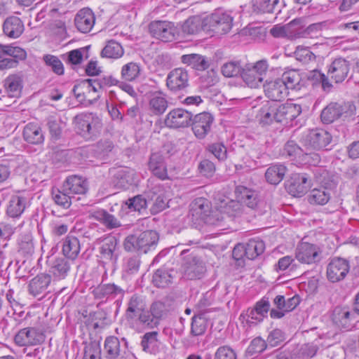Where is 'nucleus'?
Here are the masks:
<instances>
[{"label":"nucleus","mask_w":359,"mask_h":359,"mask_svg":"<svg viewBox=\"0 0 359 359\" xmlns=\"http://www.w3.org/2000/svg\"><path fill=\"white\" fill-rule=\"evenodd\" d=\"M74 123L77 133L86 140L97 137L102 128V119L94 113L83 112L74 118Z\"/></svg>","instance_id":"obj_1"},{"label":"nucleus","mask_w":359,"mask_h":359,"mask_svg":"<svg viewBox=\"0 0 359 359\" xmlns=\"http://www.w3.org/2000/svg\"><path fill=\"white\" fill-rule=\"evenodd\" d=\"M158 240L154 231H146L139 234L129 235L124 241L123 246L127 251H137L147 253L154 248Z\"/></svg>","instance_id":"obj_2"},{"label":"nucleus","mask_w":359,"mask_h":359,"mask_svg":"<svg viewBox=\"0 0 359 359\" xmlns=\"http://www.w3.org/2000/svg\"><path fill=\"white\" fill-rule=\"evenodd\" d=\"M233 18L222 10H216L204 18V27L217 34H225L232 27Z\"/></svg>","instance_id":"obj_3"},{"label":"nucleus","mask_w":359,"mask_h":359,"mask_svg":"<svg viewBox=\"0 0 359 359\" xmlns=\"http://www.w3.org/2000/svg\"><path fill=\"white\" fill-rule=\"evenodd\" d=\"M215 207L229 220V224L234 218L241 217L244 212V208L239 201L231 199L221 194H217L215 196Z\"/></svg>","instance_id":"obj_4"},{"label":"nucleus","mask_w":359,"mask_h":359,"mask_svg":"<svg viewBox=\"0 0 359 359\" xmlns=\"http://www.w3.org/2000/svg\"><path fill=\"white\" fill-rule=\"evenodd\" d=\"M332 140L330 134L323 129H316L304 133L301 142L306 149L320 150L327 146Z\"/></svg>","instance_id":"obj_5"},{"label":"nucleus","mask_w":359,"mask_h":359,"mask_svg":"<svg viewBox=\"0 0 359 359\" xmlns=\"http://www.w3.org/2000/svg\"><path fill=\"white\" fill-rule=\"evenodd\" d=\"M349 270L350 264L348 260L341 257H334L327 266V278L332 283L339 282L345 278Z\"/></svg>","instance_id":"obj_6"},{"label":"nucleus","mask_w":359,"mask_h":359,"mask_svg":"<svg viewBox=\"0 0 359 359\" xmlns=\"http://www.w3.org/2000/svg\"><path fill=\"white\" fill-rule=\"evenodd\" d=\"M321 250L314 244L302 242L296 248L295 257L297 259L306 264H312L320 261Z\"/></svg>","instance_id":"obj_7"},{"label":"nucleus","mask_w":359,"mask_h":359,"mask_svg":"<svg viewBox=\"0 0 359 359\" xmlns=\"http://www.w3.org/2000/svg\"><path fill=\"white\" fill-rule=\"evenodd\" d=\"M191 129L196 138L203 140L211 131L214 121L212 115L208 112L198 114L191 118Z\"/></svg>","instance_id":"obj_8"},{"label":"nucleus","mask_w":359,"mask_h":359,"mask_svg":"<svg viewBox=\"0 0 359 359\" xmlns=\"http://www.w3.org/2000/svg\"><path fill=\"white\" fill-rule=\"evenodd\" d=\"M14 341L19 346H35L44 341V336L35 327H25L18 332L15 335Z\"/></svg>","instance_id":"obj_9"},{"label":"nucleus","mask_w":359,"mask_h":359,"mask_svg":"<svg viewBox=\"0 0 359 359\" xmlns=\"http://www.w3.org/2000/svg\"><path fill=\"white\" fill-rule=\"evenodd\" d=\"M118 241L114 236H107L100 241V257L104 263L114 264L118 257Z\"/></svg>","instance_id":"obj_10"},{"label":"nucleus","mask_w":359,"mask_h":359,"mask_svg":"<svg viewBox=\"0 0 359 359\" xmlns=\"http://www.w3.org/2000/svg\"><path fill=\"white\" fill-rule=\"evenodd\" d=\"M189 74L184 68H175L170 71L166 78V86L169 90L177 92L189 86Z\"/></svg>","instance_id":"obj_11"},{"label":"nucleus","mask_w":359,"mask_h":359,"mask_svg":"<svg viewBox=\"0 0 359 359\" xmlns=\"http://www.w3.org/2000/svg\"><path fill=\"white\" fill-rule=\"evenodd\" d=\"M311 180L307 175L294 173L292 174L287 184V189L290 194L299 197L305 194L310 187Z\"/></svg>","instance_id":"obj_12"},{"label":"nucleus","mask_w":359,"mask_h":359,"mask_svg":"<svg viewBox=\"0 0 359 359\" xmlns=\"http://www.w3.org/2000/svg\"><path fill=\"white\" fill-rule=\"evenodd\" d=\"M191 116V114L184 109H175L166 115L165 124L172 128H184L189 125Z\"/></svg>","instance_id":"obj_13"},{"label":"nucleus","mask_w":359,"mask_h":359,"mask_svg":"<svg viewBox=\"0 0 359 359\" xmlns=\"http://www.w3.org/2000/svg\"><path fill=\"white\" fill-rule=\"evenodd\" d=\"M349 69L348 61L342 57L336 58L327 67V76L335 83H341L347 77Z\"/></svg>","instance_id":"obj_14"},{"label":"nucleus","mask_w":359,"mask_h":359,"mask_svg":"<svg viewBox=\"0 0 359 359\" xmlns=\"http://www.w3.org/2000/svg\"><path fill=\"white\" fill-rule=\"evenodd\" d=\"M302 113V107L299 104L286 102L277 103L278 123L292 124V122Z\"/></svg>","instance_id":"obj_15"},{"label":"nucleus","mask_w":359,"mask_h":359,"mask_svg":"<svg viewBox=\"0 0 359 359\" xmlns=\"http://www.w3.org/2000/svg\"><path fill=\"white\" fill-rule=\"evenodd\" d=\"M263 86L265 95L272 101H281L288 94L285 84L280 79L266 81Z\"/></svg>","instance_id":"obj_16"},{"label":"nucleus","mask_w":359,"mask_h":359,"mask_svg":"<svg viewBox=\"0 0 359 359\" xmlns=\"http://www.w3.org/2000/svg\"><path fill=\"white\" fill-rule=\"evenodd\" d=\"M103 353L107 359H128L129 354L121 350L119 339L114 336L106 338Z\"/></svg>","instance_id":"obj_17"},{"label":"nucleus","mask_w":359,"mask_h":359,"mask_svg":"<svg viewBox=\"0 0 359 359\" xmlns=\"http://www.w3.org/2000/svg\"><path fill=\"white\" fill-rule=\"evenodd\" d=\"M95 22V15L92 10L88 8L80 10L74 18L76 27L82 33L89 32L93 29Z\"/></svg>","instance_id":"obj_18"},{"label":"nucleus","mask_w":359,"mask_h":359,"mask_svg":"<svg viewBox=\"0 0 359 359\" xmlns=\"http://www.w3.org/2000/svg\"><path fill=\"white\" fill-rule=\"evenodd\" d=\"M49 273L55 280L64 279L70 270L69 261L64 257H52L47 261Z\"/></svg>","instance_id":"obj_19"},{"label":"nucleus","mask_w":359,"mask_h":359,"mask_svg":"<svg viewBox=\"0 0 359 359\" xmlns=\"http://www.w3.org/2000/svg\"><path fill=\"white\" fill-rule=\"evenodd\" d=\"M277 102H266L259 109L257 118L262 126L278 123Z\"/></svg>","instance_id":"obj_20"},{"label":"nucleus","mask_w":359,"mask_h":359,"mask_svg":"<svg viewBox=\"0 0 359 359\" xmlns=\"http://www.w3.org/2000/svg\"><path fill=\"white\" fill-rule=\"evenodd\" d=\"M205 271L204 263L198 257H193L183 264L184 276L188 279L201 278Z\"/></svg>","instance_id":"obj_21"},{"label":"nucleus","mask_w":359,"mask_h":359,"mask_svg":"<svg viewBox=\"0 0 359 359\" xmlns=\"http://www.w3.org/2000/svg\"><path fill=\"white\" fill-rule=\"evenodd\" d=\"M149 31L154 37L163 41H170L174 37L171 25L165 21L152 22L149 25Z\"/></svg>","instance_id":"obj_22"},{"label":"nucleus","mask_w":359,"mask_h":359,"mask_svg":"<svg viewBox=\"0 0 359 359\" xmlns=\"http://www.w3.org/2000/svg\"><path fill=\"white\" fill-rule=\"evenodd\" d=\"M62 187L64 191H67L72 196L83 194L88 189L86 180L78 175H72L67 177Z\"/></svg>","instance_id":"obj_23"},{"label":"nucleus","mask_w":359,"mask_h":359,"mask_svg":"<svg viewBox=\"0 0 359 359\" xmlns=\"http://www.w3.org/2000/svg\"><path fill=\"white\" fill-rule=\"evenodd\" d=\"M203 220L207 226L217 229L218 231H223L230 228L229 220L215 206V210L205 215Z\"/></svg>","instance_id":"obj_24"},{"label":"nucleus","mask_w":359,"mask_h":359,"mask_svg":"<svg viewBox=\"0 0 359 359\" xmlns=\"http://www.w3.org/2000/svg\"><path fill=\"white\" fill-rule=\"evenodd\" d=\"M24 29L22 21L17 16L7 18L3 24L4 33L12 39L18 38L23 33Z\"/></svg>","instance_id":"obj_25"},{"label":"nucleus","mask_w":359,"mask_h":359,"mask_svg":"<svg viewBox=\"0 0 359 359\" xmlns=\"http://www.w3.org/2000/svg\"><path fill=\"white\" fill-rule=\"evenodd\" d=\"M51 281L50 275L41 273L32 278L28 285L29 292L36 297L46 292Z\"/></svg>","instance_id":"obj_26"},{"label":"nucleus","mask_w":359,"mask_h":359,"mask_svg":"<svg viewBox=\"0 0 359 359\" xmlns=\"http://www.w3.org/2000/svg\"><path fill=\"white\" fill-rule=\"evenodd\" d=\"M149 170L152 173L161 180L168 178L167 168L163 156L158 153H154L151 155L149 162Z\"/></svg>","instance_id":"obj_27"},{"label":"nucleus","mask_w":359,"mask_h":359,"mask_svg":"<svg viewBox=\"0 0 359 359\" xmlns=\"http://www.w3.org/2000/svg\"><path fill=\"white\" fill-rule=\"evenodd\" d=\"M236 194L239 201L244 203L249 208L255 209L257 206L259 200L255 191L239 186L236 187Z\"/></svg>","instance_id":"obj_28"},{"label":"nucleus","mask_w":359,"mask_h":359,"mask_svg":"<svg viewBox=\"0 0 359 359\" xmlns=\"http://www.w3.org/2000/svg\"><path fill=\"white\" fill-rule=\"evenodd\" d=\"M81 250L79 239L74 236H67L62 241V251L65 257L74 260Z\"/></svg>","instance_id":"obj_29"},{"label":"nucleus","mask_w":359,"mask_h":359,"mask_svg":"<svg viewBox=\"0 0 359 359\" xmlns=\"http://www.w3.org/2000/svg\"><path fill=\"white\" fill-rule=\"evenodd\" d=\"M27 205L25 197L15 195L13 196L8 201L6 213L13 218L20 217L25 211Z\"/></svg>","instance_id":"obj_30"},{"label":"nucleus","mask_w":359,"mask_h":359,"mask_svg":"<svg viewBox=\"0 0 359 359\" xmlns=\"http://www.w3.org/2000/svg\"><path fill=\"white\" fill-rule=\"evenodd\" d=\"M23 137L30 144H39L44 140L41 128L36 123H29L24 128Z\"/></svg>","instance_id":"obj_31"},{"label":"nucleus","mask_w":359,"mask_h":359,"mask_svg":"<svg viewBox=\"0 0 359 359\" xmlns=\"http://www.w3.org/2000/svg\"><path fill=\"white\" fill-rule=\"evenodd\" d=\"M181 62L198 71H203L209 67V61L199 54H187L181 56Z\"/></svg>","instance_id":"obj_32"},{"label":"nucleus","mask_w":359,"mask_h":359,"mask_svg":"<svg viewBox=\"0 0 359 359\" xmlns=\"http://www.w3.org/2000/svg\"><path fill=\"white\" fill-rule=\"evenodd\" d=\"M4 86L9 97H18L22 88V77L18 74H11L4 80Z\"/></svg>","instance_id":"obj_33"},{"label":"nucleus","mask_w":359,"mask_h":359,"mask_svg":"<svg viewBox=\"0 0 359 359\" xmlns=\"http://www.w3.org/2000/svg\"><path fill=\"white\" fill-rule=\"evenodd\" d=\"M168 107V101L161 92L153 93L149 99V109L155 115H161Z\"/></svg>","instance_id":"obj_34"},{"label":"nucleus","mask_w":359,"mask_h":359,"mask_svg":"<svg viewBox=\"0 0 359 359\" xmlns=\"http://www.w3.org/2000/svg\"><path fill=\"white\" fill-rule=\"evenodd\" d=\"M93 293L96 299H103L122 294L123 290L114 284H103L96 287Z\"/></svg>","instance_id":"obj_35"},{"label":"nucleus","mask_w":359,"mask_h":359,"mask_svg":"<svg viewBox=\"0 0 359 359\" xmlns=\"http://www.w3.org/2000/svg\"><path fill=\"white\" fill-rule=\"evenodd\" d=\"M158 332L156 331L145 333L141 341L144 351L156 354L159 351L160 341L158 339Z\"/></svg>","instance_id":"obj_36"},{"label":"nucleus","mask_w":359,"mask_h":359,"mask_svg":"<svg viewBox=\"0 0 359 359\" xmlns=\"http://www.w3.org/2000/svg\"><path fill=\"white\" fill-rule=\"evenodd\" d=\"M287 168L284 165H272L266 170L265 177L269 183L278 184L283 180Z\"/></svg>","instance_id":"obj_37"},{"label":"nucleus","mask_w":359,"mask_h":359,"mask_svg":"<svg viewBox=\"0 0 359 359\" xmlns=\"http://www.w3.org/2000/svg\"><path fill=\"white\" fill-rule=\"evenodd\" d=\"M318 349L316 341L302 344L293 351V356L296 359H310L313 357Z\"/></svg>","instance_id":"obj_38"},{"label":"nucleus","mask_w":359,"mask_h":359,"mask_svg":"<svg viewBox=\"0 0 359 359\" xmlns=\"http://www.w3.org/2000/svg\"><path fill=\"white\" fill-rule=\"evenodd\" d=\"M330 198V191L325 187L312 189L308 195V201L310 204L323 205Z\"/></svg>","instance_id":"obj_39"},{"label":"nucleus","mask_w":359,"mask_h":359,"mask_svg":"<svg viewBox=\"0 0 359 359\" xmlns=\"http://www.w3.org/2000/svg\"><path fill=\"white\" fill-rule=\"evenodd\" d=\"M93 218L101 222L109 229L117 228L121 226L119 221L104 210H98L92 214Z\"/></svg>","instance_id":"obj_40"},{"label":"nucleus","mask_w":359,"mask_h":359,"mask_svg":"<svg viewBox=\"0 0 359 359\" xmlns=\"http://www.w3.org/2000/svg\"><path fill=\"white\" fill-rule=\"evenodd\" d=\"M245 257L249 259H254L264 252L265 249L264 243L261 240L250 239L245 245Z\"/></svg>","instance_id":"obj_41"},{"label":"nucleus","mask_w":359,"mask_h":359,"mask_svg":"<svg viewBox=\"0 0 359 359\" xmlns=\"http://www.w3.org/2000/svg\"><path fill=\"white\" fill-rule=\"evenodd\" d=\"M124 50L121 45L114 40L107 41L106 46L101 52L103 57L118 59L122 57Z\"/></svg>","instance_id":"obj_42"},{"label":"nucleus","mask_w":359,"mask_h":359,"mask_svg":"<svg viewBox=\"0 0 359 359\" xmlns=\"http://www.w3.org/2000/svg\"><path fill=\"white\" fill-rule=\"evenodd\" d=\"M145 304L142 299L137 296L133 295L130 299L128 308L126 309L127 318L133 319L144 310Z\"/></svg>","instance_id":"obj_43"},{"label":"nucleus","mask_w":359,"mask_h":359,"mask_svg":"<svg viewBox=\"0 0 359 359\" xmlns=\"http://www.w3.org/2000/svg\"><path fill=\"white\" fill-rule=\"evenodd\" d=\"M141 67L139 64L133 62L124 65L121 68V76L126 81H134L139 78Z\"/></svg>","instance_id":"obj_44"},{"label":"nucleus","mask_w":359,"mask_h":359,"mask_svg":"<svg viewBox=\"0 0 359 359\" xmlns=\"http://www.w3.org/2000/svg\"><path fill=\"white\" fill-rule=\"evenodd\" d=\"M241 76L243 81L248 86L252 88H257L259 87L264 81V79L257 75V72L247 65L241 73Z\"/></svg>","instance_id":"obj_45"},{"label":"nucleus","mask_w":359,"mask_h":359,"mask_svg":"<svg viewBox=\"0 0 359 359\" xmlns=\"http://www.w3.org/2000/svg\"><path fill=\"white\" fill-rule=\"evenodd\" d=\"M201 29H206V27H204V19L202 20L199 16L188 18L182 26V32L188 34H196Z\"/></svg>","instance_id":"obj_46"},{"label":"nucleus","mask_w":359,"mask_h":359,"mask_svg":"<svg viewBox=\"0 0 359 359\" xmlns=\"http://www.w3.org/2000/svg\"><path fill=\"white\" fill-rule=\"evenodd\" d=\"M280 0H252V6L254 12L257 13H273L279 4Z\"/></svg>","instance_id":"obj_47"},{"label":"nucleus","mask_w":359,"mask_h":359,"mask_svg":"<svg viewBox=\"0 0 359 359\" xmlns=\"http://www.w3.org/2000/svg\"><path fill=\"white\" fill-rule=\"evenodd\" d=\"M4 56H9L18 62V60H25L27 53L24 49L20 47L0 44V57Z\"/></svg>","instance_id":"obj_48"},{"label":"nucleus","mask_w":359,"mask_h":359,"mask_svg":"<svg viewBox=\"0 0 359 359\" xmlns=\"http://www.w3.org/2000/svg\"><path fill=\"white\" fill-rule=\"evenodd\" d=\"M171 271L165 269H159L153 275L152 282L158 287H165L172 283Z\"/></svg>","instance_id":"obj_49"},{"label":"nucleus","mask_w":359,"mask_h":359,"mask_svg":"<svg viewBox=\"0 0 359 359\" xmlns=\"http://www.w3.org/2000/svg\"><path fill=\"white\" fill-rule=\"evenodd\" d=\"M141 260L139 256H130L123 260V272L124 276L136 274L140 267Z\"/></svg>","instance_id":"obj_50"},{"label":"nucleus","mask_w":359,"mask_h":359,"mask_svg":"<svg viewBox=\"0 0 359 359\" xmlns=\"http://www.w3.org/2000/svg\"><path fill=\"white\" fill-rule=\"evenodd\" d=\"M339 104L331 103L321 112V120L324 123H331L340 117Z\"/></svg>","instance_id":"obj_51"},{"label":"nucleus","mask_w":359,"mask_h":359,"mask_svg":"<svg viewBox=\"0 0 359 359\" xmlns=\"http://www.w3.org/2000/svg\"><path fill=\"white\" fill-rule=\"evenodd\" d=\"M52 198L54 202L62 207L65 209H67L72 204V196L64 191V187H62V189H53L52 190Z\"/></svg>","instance_id":"obj_52"},{"label":"nucleus","mask_w":359,"mask_h":359,"mask_svg":"<svg viewBox=\"0 0 359 359\" xmlns=\"http://www.w3.org/2000/svg\"><path fill=\"white\" fill-rule=\"evenodd\" d=\"M81 87H86L89 90H93L95 93H99L100 90H103L99 78L96 79H86L80 84L74 86L73 92L77 99H81V94L78 92Z\"/></svg>","instance_id":"obj_53"},{"label":"nucleus","mask_w":359,"mask_h":359,"mask_svg":"<svg viewBox=\"0 0 359 359\" xmlns=\"http://www.w3.org/2000/svg\"><path fill=\"white\" fill-rule=\"evenodd\" d=\"M208 322L202 316H195L192 318L191 333L193 336L203 334L207 329Z\"/></svg>","instance_id":"obj_54"},{"label":"nucleus","mask_w":359,"mask_h":359,"mask_svg":"<svg viewBox=\"0 0 359 359\" xmlns=\"http://www.w3.org/2000/svg\"><path fill=\"white\" fill-rule=\"evenodd\" d=\"M147 199L142 198L141 196H136L133 198L123 202V208H128L130 211H138L146 208L147 205Z\"/></svg>","instance_id":"obj_55"},{"label":"nucleus","mask_w":359,"mask_h":359,"mask_svg":"<svg viewBox=\"0 0 359 359\" xmlns=\"http://www.w3.org/2000/svg\"><path fill=\"white\" fill-rule=\"evenodd\" d=\"M285 84L287 90L289 89H294L301 81L299 73L295 70H290L283 74L280 79Z\"/></svg>","instance_id":"obj_56"},{"label":"nucleus","mask_w":359,"mask_h":359,"mask_svg":"<svg viewBox=\"0 0 359 359\" xmlns=\"http://www.w3.org/2000/svg\"><path fill=\"white\" fill-rule=\"evenodd\" d=\"M295 58L304 65L315 62L316 55L307 47L298 46L294 53Z\"/></svg>","instance_id":"obj_57"},{"label":"nucleus","mask_w":359,"mask_h":359,"mask_svg":"<svg viewBox=\"0 0 359 359\" xmlns=\"http://www.w3.org/2000/svg\"><path fill=\"white\" fill-rule=\"evenodd\" d=\"M45 64L50 67L52 71L57 75L64 74V66L61 60L55 55L47 54L43 57Z\"/></svg>","instance_id":"obj_58"},{"label":"nucleus","mask_w":359,"mask_h":359,"mask_svg":"<svg viewBox=\"0 0 359 359\" xmlns=\"http://www.w3.org/2000/svg\"><path fill=\"white\" fill-rule=\"evenodd\" d=\"M351 316V313L347 309H335L333 313V320L339 326L346 328L348 326Z\"/></svg>","instance_id":"obj_59"},{"label":"nucleus","mask_w":359,"mask_h":359,"mask_svg":"<svg viewBox=\"0 0 359 359\" xmlns=\"http://www.w3.org/2000/svg\"><path fill=\"white\" fill-rule=\"evenodd\" d=\"M87 53L86 48L72 50L65 55L63 57L66 58V61L71 65H76L83 62L84 53Z\"/></svg>","instance_id":"obj_60"},{"label":"nucleus","mask_w":359,"mask_h":359,"mask_svg":"<svg viewBox=\"0 0 359 359\" xmlns=\"http://www.w3.org/2000/svg\"><path fill=\"white\" fill-rule=\"evenodd\" d=\"M239 320L242 324L246 323L250 326V324L254 323L253 320L257 322H261L263 320V318L258 313L255 308L248 309L246 311L242 313L240 315Z\"/></svg>","instance_id":"obj_61"},{"label":"nucleus","mask_w":359,"mask_h":359,"mask_svg":"<svg viewBox=\"0 0 359 359\" xmlns=\"http://www.w3.org/2000/svg\"><path fill=\"white\" fill-rule=\"evenodd\" d=\"M192 209L203 219L210 209V202L205 198H197L191 203Z\"/></svg>","instance_id":"obj_62"},{"label":"nucleus","mask_w":359,"mask_h":359,"mask_svg":"<svg viewBox=\"0 0 359 359\" xmlns=\"http://www.w3.org/2000/svg\"><path fill=\"white\" fill-rule=\"evenodd\" d=\"M241 66L239 62H229L222 67V73L226 77H233L240 74Z\"/></svg>","instance_id":"obj_63"},{"label":"nucleus","mask_w":359,"mask_h":359,"mask_svg":"<svg viewBox=\"0 0 359 359\" xmlns=\"http://www.w3.org/2000/svg\"><path fill=\"white\" fill-rule=\"evenodd\" d=\"M208 150L219 161H224L227 156L226 147L220 142L212 143L208 147Z\"/></svg>","instance_id":"obj_64"}]
</instances>
